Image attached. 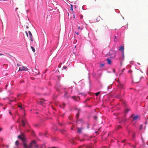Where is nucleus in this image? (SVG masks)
<instances>
[{"label":"nucleus","instance_id":"20","mask_svg":"<svg viewBox=\"0 0 148 148\" xmlns=\"http://www.w3.org/2000/svg\"><path fill=\"white\" fill-rule=\"evenodd\" d=\"M78 32H75V33H76V34L77 35H78L79 34V33L80 32V31H79V30H77Z\"/></svg>","mask_w":148,"mask_h":148},{"label":"nucleus","instance_id":"19","mask_svg":"<svg viewBox=\"0 0 148 148\" xmlns=\"http://www.w3.org/2000/svg\"><path fill=\"white\" fill-rule=\"evenodd\" d=\"M100 92H97L96 93H95V95L96 96H97L100 94Z\"/></svg>","mask_w":148,"mask_h":148},{"label":"nucleus","instance_id":"12","mask_svg":"<svg viewBox=\"0 0 148 148\" xmlns=\"http://www.w3.org/2000/svg\"><path fill=\"white\" fill-rule=\"evenodd\" d=\"M64 97L66 98H68L69 97V96L68 95V94L67 92H65V94L64 96Z\"/></svg>","mask_w":148,"mask_h":148},{"label":"nucleus","instance_id":"35","mask_svg":"<svg viewBox=\"0 0 148 148\" xmlns=\"http://www.w3.org/2000/svg\"><path fill=\"white\" fill-rule=\"evenodd\" d=\"M61 132L63 133H64V132L63 131H62V130H61Z\"/></svg>","mask_w":148,"mask_h":148},{"label":"nucleus","instance_id":"22","mask_svg":"<svg viewBox=\"0 0 148 148\" xmlns=\"http://www.w3.org/2000/svg\"><path fill=\"white\" fill-rule=\"evenodd\" d=\"M125 70V69H122V73H120V75H122V74H123V73H122Z\"/></svg>","mask_w":148,"mask_h":148},{"label":"nucleus","instance_id":"28","mask_svg":"<svg viewBox=\"0 0 148 148\" xmlns=\"http://www.w3.org/2000/svg\"><path fill=\"white\" fill-rule=\"evenodd\" d=\"M132 70H130L128 71V72L129 73H132Z\"/></svg>","mask_w":148,"mask_h":148},{"label":"nucleus","instance_id":"11","mask_svg":"<svg viewBox=\"0 0 148 148\" xmlns=\"http://www.w3.org/2000/svg\"><path fill=\"white\" fill-rule=\"evenodd\" d=\"M106 61H107L108 63L109 64H111V60L109 58H108L106 60Z\"/></svg>","mask_w":148,"mask_h":148},{"label":"nucleus","instance_id":"53","mask_svg":"<svg viewBox=\"0 0 148 148\" xmlns=\"http://www.w3.org/2000/svg\"><path fill=\"white\" fill-rule=\"evenodd\" d=\"M18 122H19V121H17L18 123Z\"/></svg>","mask_w":148,"mask_h":148},{"label":"nucleus","instance_id":"43","mask_svg":"<svg viewBox=\"0 0 148 148\" xmlns=\"http://www.w3.org/2000/svg\"><path fill=\"white\" fill-rule=\"evenodd\" d=\"M1 141H3V138H1Z\"/></svg>","mask_w":148,"mask_h":148},{"label":"nucleus","instance_id":"40","mask_svg":"<svg viewBox=\"0 0 148 148\" xmlns=\"http://www.w3.org/2000/svg\"><path fill=\"white\" fill-rule=\"evenodd\" d=\"M114 38H115V39H116V38L117 37H116V36H115V37H114Z\"/></svg>","mask_w":148,"mask_h":148},{"label":"nucleus","instance_id":"31","mask_svg":"<svg viewBox=\"0 0 148 148\" xmlns=\"http://www.w3.org/2000/svg\"><path fill=\"white\" fill-rule=\"evenodd\" d=\"M113 72L114 73L115 72V69H113Z\"/></svg>","mask_w":148,"mask_h":148},{"label":"nucleus","instance_id":"42","mask_svg":"<svg viewBox=\"0 0 148 148\" xmlns=\"http://www.w3.org/2000/svg\"><path fill=\"white\" fill-rule=\"evenodd\" d=\"M134 137H135V135H133V138H134Z\"/></svg>","mask_w":148,"mask_h":148},{"label":"nucleus","instance_id":"27","mask_svg":"<svg viewBox=\"0 0 148 148\" xmlns=\"http://www.w3.org/2000/svg\"><path fill=\"white\" fill-rule=\"evenodd\" d=\"M94 118L96 120H97V116H94Z\"/></svg>","mask_w":148,"mask_h":148},{"label":"nucleus","instance_id":"39","mask_svg":"<svg viewBox=\"0 0 148 148\" xmlns=\"http://www.w3.org/2000/svg\"><path fill=\"white\" fill-rule=\"evenodd\" d=\"M26 28H29V27H28V26H26Z\"/></svg>","mask_w":148,"mask_h":148},{"label":"nucleus","instance_id":"5","mask_svg":"<svg viewBox=\"0 0 148 148\" xmlns=\"http://www.w3.org/2000/svg\"><path fill=\"white\" fill-rule=\"evenodd\" d=\"M46 101L44 99H42L40 101L38 102V103L41 105H42L44 103H45Z\"/></svg>","mask_w":148,"mask_h":148},{"label":"nucleus","instance_id":"51","mask_svg":"<svg viewBox=\"0 0 148 148\" xmlns=\"http://www.w3.org/2000/svg\"><path fill=\"white\" fill-rule=\"evenodd\" d=\"M95 132L96 133H97V132H96H96Z\"/></svg>","mask_w":148,"mask_h":148},{"label":"nucleus","instance_id":"45","mask_svg":"<svg viewBox=\"0 0 148 148\" xmlns=\"http://www.w3.org/2000/svg\"><path fill=\"white\" fill-rule=\"evenodd\" d=\"M81 147L80 146V147H79L78 148H81Z\"/></svg>","mask_w":148,"mask_h":148},{"label":"nucleus","instance_id":"47","mask_svg":"<svg viewBox=\"0 0 148 148\" xmlns=\"http://www.w3.org/2000/svg\"><path fill=\"white\" fill-rule=\"evenodd\" d=\"M39 72H38V73H37V74H39Z\"/></svg>","mask_w":148,"mask_h":148},{"label":"nucleus","instance_id":"7","mask_svg":"<svg viewBox=\"0 0 148 148\" xmlns=\"http://www.w3.org/2000/svg\"><path fill=\"white\" fill-rule=\"evenodd\" d=\"M21 122L22 123V125L23 126H24L27 123V121L26 120H22Z\"/></svg>","mask_w":148,"mask_h":148},{"label":"nucleus","instance_id":"15","mask_svg":"<svg viewBox=\"0 0 148 148\" xmlns=\"http://www.w3.org/2000/svg\"><path fill=\"white\" fill-rule=\"evenodd\" d=\"M119 87L120 88H123V85L120 83H119Z\"/></svg>","mask_w":148,"mask_h":148},{"label":"nucleus","instance_id":"14","mask_svg":"<svg viewBox=\"0 0 148 148\" xmlns=\"http://www.w3.org/2000/svg\"><path fill=\"white\" fill-rule=\"evenodd\" d=\"M82 131V129L79 128H77V132H78L79 133H81Z\"/></svg>","mask_w":148,"mask_h":148},{"label":"nucleus","instance_id":"23","mask_svg":"<svg viewBox=\"0 0 148 148\" xmlns=\"http://www.w3.org/2000/svg\"><path fill=\"white\" fill-rule=\"evenodd\" d=\"M65 105H66L65 104V103H63V106H62V108H64V107H65Z\"/></svg>","mask_w":148,"mask_h":148},{"label":"nucleus","instance_id":"41","mask_svg":"<svg viewBox=\"0 0 148 148\" xmlns=\"http://www.w3.org/2000/svg\"><path fill=\"white\" fill-rule=\"evenodd\" d=\"M2 131V129L1 128H0V131Z\"/></svg>","mask_w":148,"mask_h":148},{"label":"nucleus","instance_id":"30","mask_svg":"<svg viewBox=\"0 0 148 148\" xmlns=\"http://www.w3.org/2000/svg\"><path fill=\"white\" fill-rule=\"evenodd\" d=\"M22 105H18V107L19 108H21L22 107Z\"/></svg>","mask_w":148,"mask_h":148},{"label":"nucleus","instance_id":"24","mask_svg":"<svg viewBox=\"0 0 148 148\" xmlns=\"http://www.w3.org/2000/svg\"><path fill=\"white\" fill-rule=\"evenodd\" d=\"M71 98L74 99L75 101L76 100V99L77 98L75 96L72 97H71Z\"/></svg>","mask_w":148,"mask_h":148},{"label":"nucleus","instance_id":"2","mask_svg":"<svg viewBox=\"0 0 148 148\" xmlns=\"http://www.w3.org/2000/svg\"><path fill=\"white\" fill-rule=\"evenodd\" d=\"M131 117L133 119V121H136L137 120L139 117V116L138 115H135L134 114H132Z\"/></svg>","mask_w":148,"mask_h":148},{"label":"nucleus","instance_id":"4","mask_svg":"<svg viewBox=\"0 0 148 148\" xmlns=\"http://www.w3.org/2000/svg\"><path fill=\"white\" fill-rule=\"evenodd\" d=\"M140 81V78L137 79L136 77L134 78L133 79V81L135 83H137L139 82Z\"/></svg>","mask_w":148,"mask_h":148},{"label":"nucleus","instance_id":"29","mask_svg":"<svg viewBox=\"0 0 148 148\" xmlns=\"http://www.w3.org/2000/svg\"><path fill=\"white\" fill-rule=\"evenodd\" d=\"M67 66H63V68L64 69H66L67 68Z\"/></svg>","mask_w":148,"mask_h":148},{"label":"nucleus","instance_id":"17","mask_svg":"<svg viewBox=\"0 0 148 148\" xmlns=\"http://www.w3.org/2000/svg\"><path fill=\"white\" fill-rule=\"evenodd\" d=\"M143 128V125H140L139 126V129L140 130H141Z\"/></svg>","mask_w":148,"mask_h":148},{"label":"nucleus","instance_id":"9","mask_svg":"<svg viewBox=\"0 0 148 148\" xmlns=\"http://www.w3.org/2000/svg\"><path fill=\"white\" fill-rule=\"evenodd\" d=\"M81 110L80 109H77L78 113H77V114L76 115V117L77 118L78 117L79 115V113L80 112H81Z\"/></svg>","mask_w":148,"mask_h":148},{"label":"nucleus","instance_id":"52","mask_svg":"<svg viewBox=\"0 0 148 148\" xmlns=\"http://www.w3.org/2000/svg\"><path fill=\"white\" fill-rule=\"evenodd\" d=\"M145 127H146V126L145 127Z\"/></svg>","mask_w":148,"mask_h":148},{"label":"nucleus","instance_id":"21","mask_svg":"<svg viewBox=\"0 0 148 148\" xmlns=\"http://www.w3.org/2000/svg\"><path fill=\"white\" fill-rule=\"evenodd\" d=\"M71 10L72 11H73V5H72V4H71Z\"/></svg>","mask_w":148,"mask_h":148},{"label":"nucleus","instance_id":"34","mask_svg":"<svg viewBox=\"0 0 148 148\" xmlns=\"http://www.w3.org/2000/svg\"><path fill=\"white\" fill-rule=\"evenodd\" d=\"M75 16L74 14L73 15V18H75Z\"/></svg>","mask_w":148,"mask_h":148},{"label":"nucleus","instance_id":"32","mask_svg":"<svg viewBox=\"0 0 148 148\" xmlns=\"http://www.w3.org/2000/svg\"><path fill=\"white\" fill-rule=\"evenodd\" d=\"M5 146L7 148H8L9 147V145H6V146Z\"/></svg>","mask_w":148,"mask_h":148},{"label":"nucleus","instance_id":"10","mask_svg":"<svg viewBox=\"0 0 148 148\" xmlns=\"http://www.w3.org/2000/svg\"><path fill=\"white\" fill-rule=\"evenodd\" d=\"M19 136H20L21 137H22V138H23L24 139V140H25L24 141L25 142V143H27L26 142V140L25 139V138H24V135L23 134H21V135H19L18 136V137ZM18 138H19L18 137Z\"/></svg>","mask_w":148,"mask_h":148},{"label":"nucleus","instance_id":"1","mask_svg":"<svg viewBox=\"0 0 148 148\" xmlns=\"http://www.w3.org/2000/svg\"><path fill=\"white\" fill-rule=\"evenodd\" d=\"M18 138L22 140L23 142V148H32L33 147L37 148L38 147V145L34 140H33L29 144H27V143L25 142V140L23 138L21 137L20 136H19Z\"/></svg>","mask_w":148,"mask_h":148},{"label":"nucleus","instance_id":"49","mask_svg":"<svg viewBox=\"0 0 148 148\" xmlns=\"http://www.w3.org/2000/svg\"><path fill=\"white\" fill-rule=\"evenodd\" d=\"M18 9V8H16V9Z\"/></svg>","mask_w":148,"mask_h":148},{"label":"nucleus","instance_id":"38","mask_svg":"<svg viewBox=\"0 0 148 148\" xmlns=\"http://www.w3.org/2000/svg\"><path fill=\"white\" fill-rule=\"evenodd\" d=\"M52 148H57L56 147H52Z\"/></svg>","mask_w":148,"mask_h":148},{"label":"nucleus","instance_id":"25","mask_svg":"<svg viewBox=\"0 0 148 148\" xmlns=\"http://www.w3.org/2000/svg\"><path fill=\"white\" fill-rule=\"evenodd\" d=\"M100 66L101 67H102L104 66V64H100Z\"/></svg>","mask_w":148,"mask_h":148},{"label":"nucleus","instance_id":"46","mask_svg":"<svg viewBox=\"0 0 148 148\" xmlns=\"http://www.w3.org/2000/svg\"><path fill=\"white\" fill-rule=\"evenodd\" d=\"M17 66H19V65H18V64H17Z\"/></svg>","mask_w":148,"mask_h":148},{"label":"nucleus","instance_id":"16","mask_svg":"<svg viewBox=\"0 0 148 148\" xmlns=\"http://www.w3.org/2000/svg\"><path fill=\"white\" fill-rule=\"evenodd\" d=\"M19 144V142L18 140H16L15 142V145L16 146H18V145Z\"/></svg>","mask_w":148,"mask_h":148},{"label":"nucleus","instance_id":"18","mask_svg":"<svg viewBox=\"0 0 148 148\" xmlns=\"http://www.w3.org/2000/svg\"><path fill=\"white\" fill-rule=\"evenodd\" d=\"M31 49H32L33 51L34 52H35V49H34V48L33 47L31 46Z\"/></svg>","mask_w":148,"mask_h":148},{"label":"nucleus","instance_id":"3","mask_svg":"<svg viewBox=\"0 0 148 148\" xmlns=\"http://www.w3.org/2000/svg\"><path fill=\"white\" fill-rule=\"evenodd\" d=\"M28 69L25 66H22L21 67L19 68V70L18 71H26Z\"/></svg>","mask_w":148,"mask_h":148},{"label":"nucleus","instance_id":"36","mask_svg":"<svg viewBox=\"0 0 148 148\" xmlns=\"http://www.w3.org/2000/svg\"><path fill=\"white\" fill-rule=\"evenodd\" d=\"M3 55L2 54L0 53V56Z\"/></svg>","mask_w":148,"mask_h":148},{"label":"nucleus","instance_id":"6","mask_svg":"<svg viewBox=\"0 0 148 148\" xmlns=\"http://www.w3.org/2000/svg\"><path fill=\"white\" fill-rule=\"evenodd\" d=\"M28 33L30 38V40L31 41H33V38L32 37V34L30 31H28Z\"/></svg>","mask_w":148,"mask_h":148},{"label":"nucleus","instance_id":"48","mask_svg":"<svg viewBox=\"0 0 148 148\" xmlns=\"http://www.w3.org/2000/svg\"><path fill=\"white\" fill-rule=\"evenodd\" d=\"M145 123L146 124H147V122H146Z\"/></svg>","mask_w":148,"mask_h":148},{"label":"nucleus","instance_id":"50","mask_svg":"<svg viewBox=\"0 0 148 148\" xmlns=\"http://www.w3.org/2000/svg\"><path fill=\"white\" fill-rule=\"evenodd\" d=\"M6 87H7V85H6Z\"/></svg>","mask_w":148,"mask_h":148},{"label":"nucleus","instance_id":"8","mask_svg":"<svg viewBox=\"0 0 148 148\" xmlns=\"http://www.w3.org/2000/svg\"><path fill=\"white\" fill-rule=\"evenodd\" d=\"M119 50H121L122 51V54H124V47L123 46H121L120 47Z\"/></svg>","mask_w":148,"mask_h":148},{"label":"nucleus","instance_id":"26","mask_svg":"<svg viewBox=\"0 0 148 148\" xmlns=\"http://www.w3.org/2000/svg\"><path fill=\"white\" fill-rule=\"evenodd\" d=\"M121 127L119 125H118L117 127V129H119L120 128H121Z\"/></svg>","mask_w":148,"mask_h":148},{"label":"nucleus","instance_id":"37","mask_svg":"<svg viewBox=\"0 0 148 148\" xmlns=\"http://www.w3.org/2000/svg\"><path fill=\"white\" fill-rule=\"evenodd\" d=\"M9 113H10V114H11V115L12 114V113H11V112H9Z\"/></svg>","mask_w":148,"mask_h":148},{"label":"nucleus","instance_id":"13","mask_svg":"<svg viewBox=\"0 0 148 148\" xmlns=\"http://www.w3.org/2000/svg\"><path fill=\"white\" fill-rule=\"evenodd\" d=\"M83 28L82 27H81L79 26L78 27V30H79L80 32H81L82 30L83 29Z\"/></svg>","mask_w":148,"mask_h":148},{"label":"nucleus","instance_id":"44","mask_svg":"<svg viewBox=\"0 0 148 148\" xmlns=\"http://www.w3.org/2000/svg\"><path fill=\"white\" fill-rule=\"evenodd\" d=\"M35 126H38V124H36V125H35Z\"/></svg>","mask_w":148,"mask_h":148},{"label":"nucleus","instance_id":"33","mask_svg":"<svg viewBox=\"0 0 148 148\" xmlns=\"http://www.w3.org/2000/svg\"><path fill=\"white\" fill-rule=\"evenodd\" d=\"M26 33L27 37H28V34L27 32H26Z\"/></svg>","mask_w":148,"mask_h":148}]
</instances>
